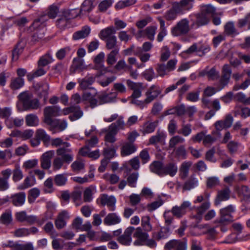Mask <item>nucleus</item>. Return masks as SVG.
<instances>
[{
    "instance_id": "nucleus-38",
    "label": "nucleus",
    "mask_w": 250,
    "mask_h": 250,
    "mask_svg": "<svg viewBox=\"0 0 250 250\" xmlns=\"http://www.w3.org/2000/svg\"><path fill=\"white\" fill-rule=\"evenodd\" d=\"M35 136L40 141H42L45 145L50 143V137L48 135L46 131L43 129H38L36 131Z\"/></svg>"
},
{
    "instance_id": "nucleus-64",
    "label": "nucleus",
    "mask_w": 250,
    "mask_h": 250,
    "mask_svg": "<svg viewBox=\"0 0 250 250\" xmlns=\"http://www.w3.org/2000/svg\"><path fill=\"white\" fill-rule=\"evenodd\" d=\"M67 177L63 174H58L54 178L55 184L58 186H62L64 185L67 182Z\"/></svg>"
},
{
    "instance_id": "nucleus-52",
    "label": "nucleus",
    "mask_w": 250,
    "mask_h": 250,
    "mask_svg": "<svg viewBox=\"0 0 250 250\" xmlns=\"http://www.w3.org/2000/svg\"><path fill=\"white\" fill-rule=\"evenodd\" d=\"M116 96L117 94L116 93H111L100 96L99 97L100 104L112 102L115 100Z\"/></svg>"
},
{
    "instance_id": "nucleus-10",
    "label": "nucleus",
    "mask_w": 250,
    "mask_h": 250,
    "mask_svg": "<svg viewBox=\"0 0 250 250\" xmlns=\"http://www.w3.org/2000/svg\"><path fill=\"white\" fill-rule=\"evenodd\" d=\"M133 236L136 238V240L133 243L135 246L144 245L149 236L148 233L145 231H143L142 228L141 227L134 228Z\"/></svg>"
},
{
    "instance_id": "nucleus-57",
    "label": "nucleus",
    "mask_w": 250,
    "mask_h": 250,
    "mask_svg": "<svg viewBox=\"0 0 250 250\" xmlns=\"http://www.w3.org/2000/svg\"><path fill=\"white\" fill-rule=\"evenodd\" d=\"M71 167L74 172L79 173L84 168V164L81 160H78L71 164Z\"/></svg>"
},
{
    "instance_id": "nucleus-55",
    "label": "nucleus",
    "mask_w": 250,
    "mask_h": 250,
    "mask_svg": "<svg viewBox=\"0 0 250 250\" xmlns=\"http://www.w3.org/2000/svg\"><path fill=\"white\" fill-rule=\"evenodd\" d=\"M191 164L190 162H185L182 164L180 169V172L182 178H185L188 176L189 169Z\"/></svg>"
},
{
    "instance_id": "nucleus-61",
    "label": "nucleus",
    "mask_w": 250,
    "mask_h": 250,
    "mask_svg": "<svg viewBox=\"0 0 250 250\" xmlns=\"http://www.w3.org/2000/svg\"><path fill=\"white\" fill-rule=\"evenodd\" d=\"M23 48L24 45L23 44H21V43H19L17 45L12 52L13 61H17L18 59L20 54H21L23 51Z\"/></svg>"
},
{
    "instance_id": "nucleus-54",
    "label": "nucleus",
    "mask_w": 250,
    "mask_h": 250,
    "mask_svg": "<svg viewBox=\"0 0 250 250\" xmlns=\"http://www.w3.org/2000/svg\"><path fill=\"white\" fill-rule=\"evenodd\" d=\"M157 27L156 25L149 26L146 27L145 30V34L147 38L150 41H153L156 34Z\"/></svg>"
},
{
    "instance_id": "nucleus-30",
    "label": "nucleus",
    "mask_w": 250,
    "mask_h": 250,
    "mask_svg": "<svg viewBox=\"0 0 250 250\" xmlns=\"http://www.w3.org/2000/svg\"><path fill=\"white\" fill-rule=\"evenodd\" d=\"M90 28L88 26H83L80 30L75 32L73 34L74 40H79L88 37L90 33Z\"/></svg>"
},
{
    "instance_id": "nucleus-8",
    "label": "nucleus",
    "mask_w": 250,
    "mask_h": 250,
    "mask_svg": "<svg viewBox=\"0 0 250 250\" xmlns=\"http://www.w3.org/2000/svg\"><path fill=\"white\" fill-rule=\"evenodd\" d=\"M3 247L10 248L12 250H34V247L31 242L20 243L9 241L3 244Z\"/></svg>"
},
{
    "instance_id": "nucleus-29",
    "label": "nucleus",
    "mask_w": 250,
    "mask_h": 250,
    "mask_svg": "<svg viewBox=\"0 0 250 250\" xmlns=\"http://www.w3.org/2000/svg\"><path fill=\"white\" fill-rule=\"evenodd\" d=\"M26 194L21 192L14 194L11 197V202L15 206H21L23 205L25 201Z\"/></svg>"
},
{
    "instance_id": "nucleus-48",
    "label": "nucleus",
    "mask_w": 250,
    "mask_h": 250,
    "mask_svg": "<svg viewBox=\"0 0 250 250\" xmlns=\"http://www.w3.org/2000/svg\"><path fill=\"white\" fill-rule=\"evenodd\" d=\"M141 226L145 231H150L152 227L150 224V218L148 215H145L141 218Z\"/></svg>"
},
{
    "instance_id": "nucleus-23",
    "label": "nucleus",
    "mask_w": 250,
    "mask_h": 250,
    "mask_svg": "<svg viewBox=\"0 0 250 250\" xmlns=\"http://www.w3.org/2000/svg\"><path fill=\"white\" fill-rule=\"evenodd\" d=\"M101 202L102 205H106L110 211H113L115 209L116 200L114 196L103 194L101 197Z\"/></svg>"
},
{
    "instance_id": "nucleus-1",
    "label": "nucleus",
    "mask_w": 250,
    "mask_h": 250,
    "mask_svg": "<svg viewBox=\"0 0 250 250\" xmlns=\"http://www.w3.org/2000/svg\"><path fill=\"white\" fill-rule=\"evenodd\" d=\"M19 102L17 104L20 111L36 110L40 107V103L37 99H32V94L27 92L20 93Z\"/></svg>"
},
{
    "instance_id": "nucleus-35",
    "label": "nucleus",
    "mask_w": 250,
    "mask_h": 250,
    "mask_svg": "<svg viewBox=\"0 0 250 250\" xmlns=\"http://www.w3.org/2000/svg\"><path fill=\"white\" fill-rule=\"evenodd\" d=\"M164 165L160 161H154L149 166L151 172L157 175L163 176Z\"/></svg>"
},
{
    "instance_id": "nucleus-3",
    "label": "nucleus",
    "mask_w": 250,
    "mask_h": 250,
    "mask_svg": "<svg viewBox=\"0 0 250 250\" xmlns=\"http://www.w3.org/2000/svg\"><path fill=\"white\" fill-rule=\"evenodd\" d=\"M191 29L189 21L188 19L184 18L178 21L172 27L171 33L175 37L187 35Z\"/></svg>"
},
{
    "instance_id": "nucleus-9",
    "label": "nucleus",
    "mask_w": 250,
    "mask_h": 250,
    "mask_svg": "<svg viewBox=\"0 0 250 250\" xmlns=\"http://www.w3.org/2000/svg\"><path fill=\"white\" fill-rule=\"evenodd\" d=\"M191 206V203L188 201H184L182 204L178 206H175L172 207L170 212L173 216L178 218H182L185 215L188 209Z\"/></svg>"
},
{
    "instance_id": "nucleus-53",
    "label": "nucleus",
    "mask_w": 250,
    "mask_h": 250,
    "mask_svg": "<svg viewBox=\"0 0 250 250\" xmlns=\"http://www.w3.org/2000/svg\"><path fill=\"white\" fill-rule=\"evenodd\" d=\"M119 49H115L107 55L106 62L109 65L114 64L117 61V56L119 54Z\"/></svg>"
},
{
    "instance_id": "nucleus-15",
    "label": "nucleus",
    "mask_w": 250,
    "mask_h": 250,
    "mask_svg": "<svg viewBox=\"0 0 250 250\" xmlns=\"http://www.w3.org/2000/svg\"><path fill=\"white\" fill-rule=\"evenodd\" d=\"M99 76L98 74H87L84 78L78 79L80 87L83 89L89 87L94 83L96 78Z\"/></svg>"
},
{
    "instance_id": "nucleus-11",
    "label": "nucleus",
    "mask_w": 250,
    "mask_h": 250,
    "mask_svg": "<svg viewBox=\"0 0 250 250\" xmlns=\"http://www.w3.org/2000/svg\"><path fill=\"white\" fill-rule=\"evenodd\" d=\"M179 14H183L181 9L178 2H174L172 3L171 7L165 13L164 18L168 21H174Z\"/></svg>"
},
{
    "instance_id": "nucleus-40",
    "label": "nucleus",
    "mask_w": 250,
    "mask_h": 250,
    "mask_svg": "<svg viewBox=\"0 0 250 250\" xmlns=\"http://www.w3.org/2000/svg\"><path fill=\"white\" fill-rule=\"evenodd\" d=\"M103 131L106 132L104 137L106 145H107V143H113L116 141L115 136L117 134V132L109 128H108V130L106 129H104Z\"/></svg>"
},
{
    "instance_id": "nucleus-16",
    "label": "nucleus",
    "mask_w": 250,
    "mask_h": 250,
    "mask_svg": "<svg viewBox=\"0 0 250 250\" xmlns=\"http://www.w3.org/2000/svg\"><path fill=\"white\" fill-rule=\"evenodd\" d=\"M57 121L50 123L49 125V130L53 133H56L58 132H61L65 130L67 127V123L66 120L56 119Z\"/></svg>"
},
{
    "instance_id": "nucleus-51",
    "label": "nucleus",
    "mask_w": 250,
    "mask_h": 250,
    "mask_svg": "<svg viewBox=\"0 0 250 250\" xmlns=\"http://www.w3.org/2000/svg\"><path fill=\"white\" fill-rule=\"evenodd\" d=\"M125 124L124 121V118L122 116L119 117L116 122L111 124L109 126V128L112 129L118 132V130L123 129Z\"/></svg>"
},
{
    "instance_id": "nucleus-63",
    "label": "nucleus",
    "mask_w": 250,
    "mask_h": 250,
    "mask_svg": "<svg viewBox=\"0 0 250 250\" xmlns=\"http://www.w3.org/2000/svg\"><path fill=\"white\" fill-rule=\"evenodd\" d=\"M152 47V44L148 42H145L143 43V46L142 47H137V49L138 51L134 52V55H139V54L141 53V52H143V51L144 52H147L149 51L151 48Z\"/></svg>"
},
{
    "instance_id": "nucleus-7",
    "label": "nucleus",
    "mask_w": 250,
    "mask_h": 250,
    "mask_svg": "<svg viewBox=\"0 0 250 250\" xmlns=\"http://www.w3.org/2000/svg\"><path fill=\"white\" fill-rule=\"evenodd\" d=\"M70 146L69 143H65L64 147H60L56 150L57 156L61 157L65 163L67 164H70L74 158V155Z\"/></svg>"
},
{
    "instance_id": "nucleus-31",
    "label": "nucleus",
    "mask_w": 250,
    "mask_h": 250,
    "mask_svg": "<svg viewBox=\"0 0 250 250\" xmlns=\"http://www.w3.org/2000/svg\"><path fill=\"white\" fill-rule=\"evenodd\" d=\"M46 207L47 210L44 213L43 216L39 221V224L40 225L48 219H51L53 217V211L55 209V205L52 203L48 202L47 203Z\"/></svg>"
},
{
    "instance_id": "nucleus-34",
    "label": "nucleus",
    "mask_w": 250,
    "mask_h": 250,
    "mask_svg": "<svg viewBox=\"0 0 250 250\" xmlns=\"http://www.w3.org/2000/svg\"><path fill=\"white\" fill-rule=\"evenodd\" d=\"M7 126L9 128H11L14 127H20L24 122V120L22 118H9L5 121Z\"/></svg>"
},
{
    "instance_id": "nucleus-43",
    "label": "nucleus",
    "mask_w": 250,
    "mask_h": 250,
    "mask_svg": "<svg viewBox=\"0 0 250 250\" xmlns=\"http://www.w3.org/2000/svg\"><path fill=\"white\" fill-rule=\"evenodd\" d=\"M224 32L228 36H235L238 34L232 21L227 22L224 27Z\"/></svg>"
},
{
    "instance_id": "nucleus-41",
    "label": "nucleus",
    "mask_w": 250,
    "mask_h": 250,
    "mask_svg": "<svg viewBox=\"0 0 250 250\" xmlns=\"http://www.w3.org/2000/svg\"><path fill=\"white\" fill-rule=\"evenodd\" d=\"M185 139L179 135H175L171 138L168 143L169 149L175 148L178 145L183 144Z\"/></svg>"
},
{
    "instance_id": "nucleus-45",
    "label": "nucleus",
    "mask_w": 250,
    "mask_h": 250,
    "mask_svg": "<svg viewBox=\"0 0 250 250\" xmlns=\"http://www.w3.org/2000/svg\"><path fill=\"white\" fill-rule=\"evenodd\" d=\"M12 221V212L10 210H6L0 217V222L5 225H9Z\"/></svg>"
},
{
    "instance_id": "nucleus-32",
    "label": "nucleus",
    "mask_w": 250,
    "mask_h": 250,
    "mask_svg": "<svg viewBox=\"0 0 250 250\" xmlns=\"http://www.w3.org/2000/svg\"><path fill=\"white\" fill-rule=\"evenodd\" d=\"M178 167L176 164L169 163L164 167V171H163V176L166 175H169L173 177L177 172Z\"/></svg>"
},
{
    "instance_id": "nucleus-56",
    "label": "nucleus",
    "mask_w": 250,
    "mask_h": 250,
    "mask_svg": "<svg viewBox=\"0 0 250 250\" xmlns=\"http://www.w3.org/2000/svg\"><path fill=\"white\" fill-rule=\"evenodd\" d=\"M40 194V190L37 188H33L29 191L28 196V202L32 204L34 202L36 199L38 197Z\"/></svg>"
},
{
    "instance_id": "nucleus-28",
    "label": "nucleus",
    "mask_w": 250,
    "mask_h": 250,
    "mask_svg": "<svg viewBox=\"0 0 250 250\" xmlns=\"http://www.w3.org/2000/svg\"><path fill=\"white\" fill-rule=\"evenodd\" d=\"M136 151V146L131 143H125L121 148V155L123 157L127 156L134 153Z\"/></svg>"
},
{
    "instance_id": "nucleus-44",
    "label": "nucleus",
    "mask_w": 250,
    "mask_h": 250,
    "mask_svg": "<svg viewBox=\"0 0 250 250\" xmlns=\"http://www.w3.org/2000/svg\"><path fill=\"white\" fill-rule=\"evenodd\" d=\"M96 191V187L91 185L86 188L83 192V200L85 202H90L92 199V195Z\"/></svg>"
},
{
    "instance_id": "nucleus-47",
    "label": "nucleus",
    "mask_w": 250,
    "mask_h": 250,
    "mask_svg": "<svg viewBox=\"0 0 250 250\" xmlns=\"http://www.w3.org/2000/svg\"><path fill=\"white\" fill-rule=\"evenodd\" d=\"M104 41L105 42V47L107 49L114 50L115 49H119L117 45V39L116 36H113Z\"/></svg>"
},
{
    "instance_id": "nucleus-39",
    "label": "nucleus",
    "mask_w": 250,
    "mask_h": 250,
    "mask_svg": "<svg viewBox=\"0 0 250 250\" xmlns=\"http://www.w3.org/2000/svg\"><path fill=\"white\" fill-rule=\"evenodd\" d=\"M54 61L52 55L50 53H47L42 56L38 61V66L44 67L51 63Z\"/></svg>"
},
{
    "instance_id": "nucleus-59",
    "label": "nucleus",
    "mask_w": 250,
    "mask_h": 250,
    "mask_svg": "<svg viewBox=\"0 0 250 250\" xmlns=\"http://www.w3.org/2000/svg\"><path fill=\"white\" fill-rule=\"evenodd\" d=\"M169 235V229L167 227L162 228L156 234L155 238L159 240L167 238Z\"/></svg>"
},
{
    "instance_id": "nucleus-60",
    "label": "nucleus",
    "mask_w": 250,
    "mask_h": 250,
    "mask_svg": "<svg viewBox=\"0 0 250 250\" xmlns=\"http://www.w3.org/2000/svg\"><path fill=\"white\" fill-rule=\"evenodd\" d=\"M24 85V80L22 78H16L11 81L10 86L13 89H18Z\"/></svg>"
},
{
    "instance_id": "nucleus-14",
    "label": "nucleus",
    "mask_w": 250,
    "mask_h": 250,
    "mask_svg": "<svg viewBox=\"0 0 250 250\" xmlns=\"http://www.w3.org/2000/svg\"><path fill=\"white\" fill-rule=\"evenodd\" d=\"M230 193L231 191L228 187L218 190L214 201V205L218 206L222 202L228 200L230 198Z\"/></svg>"
},
{
    "instance_id": "nucleus-49",
    "label": "nucleus",
    "mask_w": 250,
    "mask_h": 250,
    "mask_svg": "<svg viewBox=\"0 0 250 250\" xmlns=\"http://www.w3.org/2000/svg\"><path fill=\"white\" fill-rule=\"evenodd\" d=\"M194 0H181L179 2H178L181 12L183 13L184 9L187 10H190L193 7V4Z\"/></svg>"
},
{
    "instance_id": "nucleus-50",
    "label": "nucleus",
    "mask_w": 250,
    "mask_h": 250,
    "mask_svg": "<svg viewBox=\"0 0 250 250\" xmlns=\"http://www.w3.org/2000/svg\"><path fill=\"white\" fill-rule=\"evenodd\" d=\"M241 146L240 143L234 141H231L227 144V148L231 154L237 153Z\"/></svg>"
},
{
    "instance_id": "nucleus-12",
    "label": "nucleus",
    "mask_w": 250,
    "mask_h": 250,
    "mask_svg": "<svg viewBox=\"0 0 250 250\" xmlns=\"http://www.w3.org/2000/svg\"><path fill=\"white\" fill-rule=\"evenodd\" d=\"M16 219L20 222H26L29 225H32L38 222L37 216L33 215H28L25 211L17 212L15 214Z\"/></svg>"
},
{
    "instance_id": "nucleus-26",
    "label": "nucleus",
    "mask_w": 250,
    "mask_h": 250,
    "mask_svg": "<svg viewBox=\"0 0 250 250\" xmlns=\"http://www.w3.org/2000/svg\"><path fill=\"white\" fill-rule=\"evenodd\" d=\"M121 221L120 216L116 213H110L107 215L104 220L106 225H114L120 223Z\"/></svg>"
},
{
    "instance_id": "nucleus-20",
    "label": "nucleus",
    "mask_w": 250,
    "mask_h": 250,
    "mask_svg": "<svg viewBox=\"0 0 250 250\" xmlns=\"http://www.w3.org/2000/svg\"><path fill=\"white\" fill-rule=\"evenodd\" d=\"M210 206V202L208 200L205 201L202 205L196 208V214L192 215V218L195 219L198 222L202 219L203 214L208 209Z\"/></svg>"
},
{
    "instance_id": "nucleus-24",
    "label": "nucleus",
    "mask_w": 250,
    "mask_h": 250,
    "mask_svg": "<svg viewBox=\"0 0 250 250\" xmlns=\"http://www.w3.org/2000/svg\"><path fill=\"white\" fill-rule=\"evenodd\" d=\"M116 29L113 26H110L102 29L99 34V37L103 41L115 36Z\"/></svg>"
},
{
    "instance_id": "nucleus-36",
    "label": "nucleus",
    "mask_w": 250,
    "mask_h": 250,
    "mask_svg": "<svg viewBox=\"0 0 250 250\" xmlns=\"http://www.w3.org/2000/svg\"><path fill=\"white\" fill-rule=\"evenodd\" d=\"M83 100L88 102L90 106L93 108L100 104V101H98L96 98V95H93L89 92H86L83 94Z\"/></svg>"
},
{
    "instance_id": "nucleus-2",
    "label": "nucleus",
    "mask_w": 250,
    "mask_h": 250,
    "mask_svg": "<svg viewBox=\"0 0 250 250\" xmlns=\"http://www.w3.org/2000/svg\"><path fill=\"white\" fill-rule=\"evenodd\" d=\"M215 14V8L211 4L203 5L200 13L196 15L195 25L197 27L207 24Z\"/></svg>"
},
{
    "instance_id": "nucleus-46",
    "label": "nucleus",
    "mask_w": 250,
    "mask_h": 250,
    "mask_svg": "<svg viewBox=\"0 0 250 250\" xmlns=\"http://www.w3.org/2000/svg\"><path fill=\"white\" fill-rule=\"evenodd\" d=\"M12 180L14 182H18L23 178V173L19 165H16L12 172Z\"/></svg>"
},
{
    "instance_id": "nucleus-22",
    "label": "nucleus",
    "mask_w": 250,
    "mask_h": 250,
    "mask_svg": "<svg viewBox=\"0 0 250 250\" xmlns=\"http://www.w3.org/2000/svg\"><path fill=\"white\" fill-rule=\"evenodd\" d=\"M200 77H207L208 80H214L217 79L219 77V74L216 71L214 67L209 68L208 67H206L199 72Z\"/></svg>"
},
{
    "instance_id": "nucleus-37",
    "label": "nucleus",
    "mask_w": 250,
    "mask_h": 250,
    "mask_svg": "<svg viewBox=\"0 0 250 250\" xmlns=\"http://www.w3.org/2000/svg\"><path fill=\"white\" fill-rule=\"evenodd\" d=\"M94 7V5L91 0H84L81 6L80 14L83 15L89 13Z\"/></svg>"
},
{
    "instance_id": "nucleus-5",
    "label": "nucleus",
    "mask_w": 250,
    "mask_h": 250,
    "mask_svg": "<svg viewBox=\"0 0 250 250\" xmlns=\"http://www.w3.org/2000/svg\"><path fill=\"white\" fill-rule=\"evenodd\" d=\"M45 20V16H42L35 20L33 22L31 28L36 31L33 36L34 40L38 41L43 38L46 31L44 23Z\"/></svg>"
},
{
    "instance_id": "nucleus-25",
    "label": "nucleus",
    "mask_w": 250,
    "mask_h": 250,
    "mask_svg": "<svg viewBox=\"0 0 250 250\" xmlns=\"http://www.w3.org/2000/svg\"><path fill=\"white\" fill-rule=\"evenodd\" d=\"M158 124V121L154 122L146 121L145 122L140 129L144 134L151 133L154 131Z\"/></svg>"
},
{
    "instance_id": "nucleus-17",
    "label": "nucleus",
    "mask_w": 250,
    "mask_h": 250,
    "mask_svg": "<svg viewBox=\"0 0 250 250\" xmlns=\"http://www.w3.org/2000/svg\"><path fill=\"white\" fill-rule=\"evenodd\" d=\"M161 92L160 88L158 86L153 85L150 86L146 93V103L149 104L154 101Z\"/></svg>"
},
{
    "instance_id": "nucleus-62",
    "label": "nucleus",
    "mask_w": 250,
    "mask_h": 250,
    "mask_svg": "<svg viewBox=\"0 0 250 250\" xmlns=\"http://www.w3.org/2000/svg\"><path fill=\"white\" fill-rule=\"evenodd\" d=\"M195 52H198V47L196 43H193L186 50L181 52L180 55L183 58H187L188 56L193 54Z\"/></svg>"
},
{
    "instance_id": "nucleus-18",
    "label": "nucleus",
    "mask_w": 250,
    "mask_h": 250,
    "mask_svg": "<svg viewBox=\"0 0 250 250\" xmlns=\"http://www.w3.org/2000/svg\"><path fill=\"white\" fill-rule=\"evenodd\" d=\"M87 69V66L85 64L84 60L82 58H75L71 65L70 71L75 73L77 71H82Z\"/></svg>"
},
{
    "instance_id": "nucleus-21",
    "label": "nucleus",
    "mask_w": 250,
    "mask_h": 250,
    "mask_svg": "<svg viewBox=\"0 0 250 250\" xmlns=\"http://www.w3.org/2000/svg\"><path fill=\"white\" fill-rule=\"evenodd\" d=\"M231 75V69L230 66L226 64L223 65L222 70V76L220 80V83L224 87L229 83Z\"/></svg>"
},
{
    "instance_id": "nucleus-42",
    "label": "nucleus",
    "mask_w": 250,
    "mask_h": 250,
    "mask_svg": "<svg viewBox=\"0 0 250 250\" xmlns=\"http://www.w3.org/2000/svg\"><path fill=\"white\" fill-rule=\"evenodd\" d=\"M25 123L27 126H36L39 125V119L36 115L29 114L25 117Z\"/></svg>"
},
{
    "instance_id": "nucleus-13",
    "label": "nucleus",
    "mask_w": 250,
    "mask_h": 250,
    "mask_svg": "<svg viewBox=\"0 0 250 250\" xmlns=\"http://www.w3.org/2000/svg\"><path fill=\"white\" fill-rule=\"evenodd\" d=\"M134 227H128L124 231L123 234L118 238V242L125 246H129L132 242V235L133 234Z\"/></svg>"
},
{
    "instance_id": "nucleus-33",
    "label": "nucleus",
    "mask_w": 250,
    "mask_h": 250,
    "mask_svg": "<svg viewBox=\"0 0 250 250\" xmlns=\"http://www.w3.org/2000/svg\"><path fill=\"white\" fill-rule=\"evenodd\" d=\"M36 184V179L34 175H30L27 176L22 183L18 187L19 190H24L34 186Z\"/></svg>"
},
{
    "instance_id": "nucleus-58",
    "label": "nucleus",
    "mask_w": 250,
    "mask_h": 250,
    "mask_svg": "<svg viewBox=\"0 0 250 250\" xmlns=\"http://www.w3.org/2000/svg\"><path fill=\"white\" fill-rule=\"evenodd\" d=\"M158 75L164 77L170 72L165 64H158L156 68Z\"/></svg>"
},
{
    "instance_id": "nucleus-4",
    "label": "nucleus",
    "mask_w": 250,
    "mask_h": 250,
    "mask_svg": "<svg viewBox=\"0 0 250 250\" xmlns=\"http://www.w3.org/2000/svg\"><path fill=\"white\" fill-rule=\"evenodd\" d=\"M235 211V207L229 205L220 209V218L216 220V222L221 225H226L233 221L232 213Z\"/></svg>"
},
{
    "instance_id": "nucleus-6",
    "label": "nucleus",
    "mask_w": 250,
    "mask_h": 250,
    "mask_svg": "<svg viewBox=\"0 0 250 250\" xmlns=\"http://www.w3.org/2000/svg\"><path fill=\"white\" fill-rule=\"evenodd\" d=\"M43 115V122L48 125L50 123L57 121L53 117L61 116V110L58 106H48L44 108Z\"/></svg>"
},
{
    "instance_id": "nucleus-19",
    "label": "nucleus",
    "mask_w": 250,
    "mask_h": 250,
    "mask_svg": "<svg viewBox=\"0 0 250 250\" xmlns=\"http://www.w3.org/2000/svg\"><path fill=\"white\" fill-rule=\"evenodd\" d=\"M54 150H49L43 153L41 158V165L42 168L49 169L51 165V159L54 155Z\"/></svg>"
},
{
    "instance_id": "nucleus-27",
    "label": "nucleus",
    "mask_w": 250,
    "mask_h": 250,
    "mask_svg": "<svg viewBox=\"0 0 250 250\" xmlns=\"http://www.w3.org/2000/svg\"><path fill=\"white\" fill-rule=\"evenodd\" d=\"M69 218L68 213L66 211L60 212L55 222L56 227L58 229H61L66 225L65 220Z\"/></svg>"
}]
</instances>
